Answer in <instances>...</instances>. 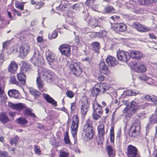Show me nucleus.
I'll use <instances>...</instances> for the list:
<instances>
[{
	"label": "nucleus",
	"mask_w": 157,
	"mask_h": 157,
	"mask_svg": "<svg viewBox=\"0 0 157 157\" xmlns=\"http://www.w3.org/2000/svg\"><path fill=\"white\" fill-rule=\"evenodd\" d=\"M16 122L21 125H24L27 124V121L26 118L20 117L17 118L16 120Z\"/></svg>",
	"instance_id": "31"
},
{
	"label": "nucleus",
	"mask_w": 157,
	"mask_h": 157,
	"mask_svg": "<svg viewBox=\"0 0 157 157\" xmlns=\"http://www.w3.org/2000/svg\"><path fill=\"white\" fill-rule=\"evenodd\" d=\"M139 78V79L142 81H146L148 79L147 77L145 75L140 76Z\"/></svg>",
	"instance_id": "54"
},
{
	"label": "nucleus",
	"mask_w": 157,
	"mask_h": 157,
	"mask_svg": "<svg viewBox=\"0 0 157 157\" xmlns=\"http://www.w3.org/2000/svg\"><path fill=\"white\" fill-rule=\"evenodd\" d=\"M17 65L14 61H11L8 67V71L14 74L17 71Z\"/></svg>",
	"instance_id": "25"
},
{
	"label": "nucleus",
	"mask_w": 157,
	"mask_h": 157,
	"mask_svg": "<svg viewBox=\"0 0 157 157\" xmlns=\"http://www.w3.org/2000/svg\"><path fill=\"white\" fill-rule=\"evenodd\" d=\"M92 50L95 52L99 53V50L100 48V43L98 42H93L91 44Z\"/></svg>",
	"instance_id": "27"
},
{
	"label": "nucleus",
	"mask_w": 157,
	"mask_h": 157,
	"mask_svg": "<svg viewBox=\"0 0 157 157\" xmlns=\"http://www.w3.org/2000/svg\"><path fill=\"white\" fill-rule=\"evenodd\" d=\"M42 57L40 55L38 51H35L31 62L35 66L38 67V74L47 82L51 83L54 79V73L42 67L43 63L42 61Z\"/></svg>",
	"instance_id": "1"
},
{
	"label": "nucleus",
	"mask_w": 157,
	"mask_h": 157,
	"mask_svg": "<svg viewBox=\"0 0 157 157\" xmlns=\"http://www.w3.org/2000/svg\"><path fill=\"white\" fill-rule=\"evenodd\" d=\"M114 8L112 6H107L105 8V11L107 13H110L114 11Z\"/></svg>",
	"instance_id": "43"
},
{
	"label": "nucleus",
	"mask_w": 157,
	"mask_h": 157,
	"mask_svg": "<svg viewBox=\"0 0 157 157\" xmlns=\"http://www.w3.org/2000/svg\"><path fill=\"white\" fill-rule=\"evenodd\" d=\"M92 104L93 109V112L97 113H98L99 114L102 113V107L100 105L98 104L96 101H94Z\"/></svg>",
	"instance_id": "23"
},
{
	"label": "nucleus",
	"mask_w": 157,
	"mask_h": 157,
	"mask_svg": "<svg viewBox=\"0 0 157 157\" xmlns=\"http://www.w3.org/2000/svg\"><path fill=\"white\" fill-rule=\"evenodd\" d=\"M8 94L10 97L15 98H20V94L19 92L15 89L9 90L8 92Z\"/></svg>",
	"instance_id": "26"
},
{
	"label": "nucleus",
	"mask_w": 157,
	"mask_h": 157,
	"mask_svg": "<svg viewBox=\"0 0 157 157\" xmlns=\"http://www.w3.org/2000/svg\"><path fill=\"white\" fill-rule=\"evenodd\" d=\"M38 3L39 4H37V6H36V8L37 9H39L44 4V2H38Z\"/></svg>",
	"instance_id": "53"
},
{
	"label": "nucleus",
	"mask_w": 157,
	"mask_h": 157,
	"mask_svg": "<svg viewBox=\"0 0 157 157\" xmlns=\"http://www.w3.org/2000/svg\"><path fill=\"white\" fill-rule=\"evenodd\" d=\"M18 80L21 82V83L24 85L25 83L26 77L23 73H20L17 75Z\"/></svg>",
	"instance_id": "28"
},
{
	"label": "nucleus",
	"mask_w": 157,
	"mask_h": 157,
	"mask_svg": "<svg viewBox=\"0 0 157 157\" xmlns=\"http://www.w3.org/2000/svg\"><path fill=\"white\" fill-rule=\"evenodd\" d=\"M8 156V152L5 151L0 152V157H7Z\"/></svg>",
	"instance_id": "51"
},
{
	"label": "nucleus",
	"mask_w": 157,
	"mask_h": 157,
	"mask_svg": "<svg viewBox=\"0 0 157 157\" xmlns=\"http://www.w3.org/2000/svg\"><path fill=\"white\" fill-rule=\"evenodd\" d=\"M98 137L100 140H103L104 136L105 134V130L104 124L101 123L99 124L97 127Z\"/></svg>",
	"instance_id": "14"
},
{
	"label": "nucleus",
	"mask_w": 157,
	"mask_h": 157,
	"mask_svg": "<svg viewBox=\"0 0 157 157\" xmlns=\"http://www.w3.org/2000/svg\"><path fill=\"white\" fill-rule=\"evenodd\" d=\"M129 106L131 108H133L135 109H137L138 108L137 103L134 101H133L130 102Z\"/></svg>",
	"instance_id": "44"
},
{
	"label": "nucleus",
	"mask_w": 157,
	"mask_h": 157,
	"mask_svg": "<svg viewBox=\"0 0 157 157\" xmlns=\"http://www.w3.org/2000/svg\"><path fill=\"white\" fill-rule=\"evenodd\" d=\"M19 140V137L17 136L16 135L13 138H11L10 141V143L11 145H12L14 144V142L17 141Z\"/></svg>",
	"instance_id": "47"
},
{
	"label": "nucleus",
	"mask_w": 157,
	"mask_h": 157,
	"mask_svg": "<svg viewBox=\"0 0 157 157\" xmlns=\"http://www.w3.org/2000/svg\"><path fill=\"white\" fill-rule=\"evenodd\" d=\"M8 105L10 107L13 109L18 111L23 109L25 107L24 104L21 103L15 104L11 102H9Z\"/></svg>",
	"instance_id": "19"
},
{
	"label": "nucleus",
	"mask_w": 157,
	"mask_h": 157,
	"mask_svg": "<svg viewBox=\"0 0 157 157\" xmlns=\"http://www.w3.org/2000/svg\"><path fill=\"white\" fill-rule=\"evenodd\" d=\"M149 119L151 123H157V110H156L155 114L152 115L149 117Z\"/></svg>",
	"instance_id": "33"
},
{
	"label": "nucleus",
	"mask_w": 157,
	"mask_h": 157,
	"mask_svg": "<svg viewBox=\"0 0 157 157\" xmlns=\"http://www.w3.org/2000/svg\"><path fill=\"white\" fill-rule=\"evenodd\" d=\"M43 97L47 101L55 106H57V102L47 94H43Z\"/></svg>",
	"instance_id": "24"
},
{
	"label": "nucleus",
	"mask_w": 157,
	"mask_h": 157,
	"mask_svg": "<svg viewBox=\"0 0 157 157\" xmlns=\"http://www.w3.org/2000/svg\"><path fill=\"white\" fill-rule=\"evenodd\" d=\"M83 131L86 133L85 135L89 139L93 138L94 135V128L91 121L88 120L83 127Z\"/></svg>",
	"instance_id": "4"
},
{
	"label": "nucleus",
	"mask_w": 157,
	"mask_h": 157,
	"mask_svg": "<svg viewBox=\"0 0 157 157\" xmlns=\"http://www.w3.org/2000/svg\"><path fill=\"white\" fill-rule=\"evenodd\" d=\"M140 8L139 7L135 6L133 10V11L136 13H139Z\"/></svg>",
	"instance_id": "55"
},
{
	"label": "nucleus",
	"mask_w": 157,
	"mask_h": 157,
	"mask_svg": "<svg viewBox=\"0 0 157 157\" xmlns=\"http://www.w3.org/2000/svg\"><path fill=\"white\" fill-rule=\"evenodd\" d=\"M127 95L130 96H136L140 93L138 91L136 90H128L127 91Z\"/></svg>",
	"instance_id": "37"
},
{
	"label": "nucleus",
	"mask_w": 157,
	"mask_h": 157,
	"mask_svg": "<svg viewBox=\"0 0 157 157\" xmlns=\"http://www.w3.org/2000/svg\"><path fill=\"white\" fill-rule=\"evenodd\" d=\"M70 68L71 73L73 74L75 76H80L82 73V70L79 65L77 63L71 65Z\"/></svg>",
	"instance_id": "5"
},
{
	"label": "nucleus",
	"mask_w": 157,
	"mask_h": 157,
	"mask_svg": "<svg viewBox=\"0 0 157 157\" xmlns=\"http://www.w3.org/2000/svg\"><path fill=\"white\" fill-rule=\"evenodd\" d=\"M68 5L67 4H64L63 5L62 4H60L59 7H57L56 9L58 10V9L60 10L62 12L66 11L67 10V6Z\"/></svg>",
	"instance_id": "39"
},
{
	"label": "nucleus",
	"mask_w": 157,
	"mask_h": 157,
	"mask_svg": "<svg viewBox=\"0 0 157 157\" xmlns=\"http://www.w3.org/2000/svg\"><path fill=\"white\" fill-rule=\"evenodd\" d=\"M140 11L139 13V14H144L146 13H147V11L146 9H141L140 8Z\"/></svg>",
	"instance_id": "57"
},
{
	"label": "nucleus",
	"mask_w": 157,
	"mask_h": 157,
	"mask_svg": "<svg viewBox=\"0 0 157 157\" xmlns=\"http://www.w3.org/2000/svg\"><path fill=\"white\" fill-rule=\"evenodd\" d=\"M78 122L79 120L78 116L77 115L74 116L72 118V121L71 128V133L73 136L75 144L77 142L76 135L78 127Z\"/></svg>",
	"instance_id": "3"
},
{
	"label": "nucleus",
	"mask_w": 157,
	"mask_h": 157,
	"mask_svg": "<svg viewBox=\"0 0 157 157\" xmlns=\"http://www.w3.org/2000/svg\"><path fill=\"white\" fill-rule=\"evenodd\" d=\"M107 150L108 151L109 156L114 155L115 152L112 146L108 145L107 147Z\"/></svg>",
	"instance_id": "38"
},
{
	"label": "nucleus",
	"mask_w": 157,
	"mask_h": 157,
	"mask_svg": "<svg viewBox=\"0 0 157 157\" xmlns=\"http://www.w3.org/2000/svg\"><path fill=\"white\" fill-rule=\"evenodd\" d=\"M99 68L101 73L106 75H108L109 73V70L104 61L101 62L99 65Z\"/></svg>",
	"instance_id": "17"
},
{
	"label": "nucleus",
	"mask_w": 157,
	"mask_h": 157,
	"mask_svg": "<svg viewBox=\"0 0 157 157\" xmlns=\"http://www.w3.org/2000/svg\"><path fill=\"white\" fill-rule=\"evenodd\" d=\"M98 80L100 81H103L105 79V77L104 76L101 75H99L98 77Z\"/></svg>",
	"instance_id": "61"
},
{
	"label": "nucleus",
	"mask_w": 157,
	"mask_h": 157,
	"mask_svg": "<svg viewBox=\"0 0 157 157\" xmlns=\"http://www.w3.org/2000/svg\"><path fill=\"white\" fill-rule=\"evenodd\" d=\"M106 62L110 67H114L118 63V62L116 60V58L111 56H108L107 57Z\"/></svg>",
	"instance_id": "16"
},
{
	"label": "nucleus",
	"mask_w": 157,
	"mask_h": 157,
	"mask_svg": "<svg viewBox=\"0 0 157 157\" xmlns=\"http://www.w3.org/2000/svg\"><path fill=\"white\" fill-rule=\"evenodd\" d=\"M130 57L136 59H140L143 56V54L138 51H132L129 52Z\"/></svg>",
	"instance_id": "21"
},
{
	"label": "nucleus",
	"mask_w": 157,
	"mask_h": 157,
	"mask_svg": "<svg viewBox=\"0 0 157 157\" xmlns=\"http://www.w3.org/2000/svg\"><path fill=\"white\" fill-rule=\"evenodd\" d=\"M58 33H57L55 31H53L51 35V38H50V37L49 36V37L50 39H52V38L55 39L56 38L57 36Z\"/></svg>",
	"instance_id": "52"
},
{
	"label": "nucleus",
	"mask_w": 157,
	"mask_h": 157,
	"mask_svg": "<svg viewBox=\"0 0 157 157\" xmlns=\"http://www.w3.org/2000/svg\"><path fill=\"white\" fill-rule=\"evenodd\" d=\"M134 27L137 30L141 32H147L150 31L151 29L150 28L142 25L138 22H136L135 23Z\"/></svg>",
	"instance_id": "15"
},
{
	"label": "nucleus",
	"mask_w": 157,
	"mask_h": 157,
	"mask_svg": "<svg viewBox=\"0 0 157 157\" xmlns=\"http://www.w3.org/2000/svg\"><path fill=\"white\" fill-rule=\"evenodd\" d=\"M0 121L3 124H6L9 121V118L5 113H0Z\"/></svg>",
	"instance_id": "29"
},
{
	"label": "nucleus",
	"mask_w": 157,
	"mask_h": 157,
	"mask_svg": "<svg viewBox=\"0 0 157 157\" xmlns=\"http://www.w3.org/2000/svg\"><path fill=\"white\" fill-rule=\"evenodd\" d=\"M145 98L148 101L157 103V98H155L152 96L149 95H147L145 97Z\"/></svg>",
	"instance_id": "35"
},
{
	"label": "nucleus",
	"mask_w": 157,
	"mask_h": 157,
	"mask_svg": "<svg viewBox=\"0 0 157 157\" xmlns=\"http://www.w3.org/2000/svg\"><path fill=\"white\" fill-rule=\"evenodd\" d=\"M10 152L12 154H14L15 151V149L13 147H10L9 149Z\"/></svg>",
	"instance_id": "64"
},
{
	"label": "nucleus",
	"mask_w": 157,
	"mask_h": 157,
	"mask_svg": "<svg viewBox=\"0 0 157 157\" xmlns=\"http://www.w3.org/2000/svg\"><path fill=\"white\" fill-rule=\"evenodd\" d=\"M133 66L135 70L138 72L145 71L146 70L147 68L144 64L140 62L134 64Z\"/></svg>",
	"instance_id": "12"
},
{
	"label": "nucleus",
	"mask_w": 157,
	"mask_h": 157,
	"mask_svg": "<svg viewBox=\"0 0 157 157\" xmlns=\"http://www.w3.org/2000/svg\"><path fill=\"white\" fill-rule=\"evenodd\" d=\"M150 38L154 39H156V37L154 34L149 33V34Z\"/></svg>",
	"instance_id": "63"
},
{
	"label": "nucleus",
	"mask_w": 157,
	"mask_h": 157,
	"mask_svg": "<svg viewBox=\"0 0 157 157\" xmlns=\"http://www.w3.org/2000/svg\"><path fill=\"white\" fill-rule=\"evenodd\" d=\"M59 49L62 55L68 57L71 54L70 46L68 45H62L60 46Z\"/></svg>",
	"instance_id": "7"
},
{
	"label": "nucleus",
	"mask_w": 157,
	"mask_h": 157,
	"mask_svg": "<svg viewBox=\"0 0 157 157\" xmlns=\"http://www.w3.org/2000/svg\"><path fill=\"white\" fill-rule=\"evenodd\" d=\"M30 49L29 45L27 44H25L20 48L19 52L21 56H26L29 52Z\"/></svg>",
	"instance_id": "18"
},
{
	"label": "nucleus",
	"mask_w": 157,
	"mask_h": 157,
	"mask_svg": "<svg viewBox=\"0 0 157 157\" xmlns=\"http://www.w3.org/2000/svg\"><path fill=\"white\" fill-rule=\"evenodd\" d=\"M66 95L68 98H72L74 95V94L72 91L70 90H68L66 93Z\"/></svg>",
	"instance_id": "42"
},
{
	"label": "nucleus",
	"mask_w": 157,
	"mask_h": 157,
	"mask_svg": "<svg viewBox=\"0 0 157 157\" xmlns=\"http://www.w3.org/2000/svg\"><path fill=\"white\" fill-rule=\"evenodd\" d=\"M37 41L38 43H42L43 41V39L40 36H39L37 38Z\"/></svg>",
	"instance_id": "60"
},
{
	"label": "nucleus",
	"mask_w": 157,
	"mask_h": 157,
	"mask_svg": "<svg viewBox=\"0 0 157 157\" xmlns=\"http://www.w3.org/2000/svg\"><path fill=\"white\" fill-rule=\"evenodd\" d=\"M10 82L11 84H17V81L16 78L14 76H11L10 79Z\"/></svg>",
	"instance_id": "45"
},
{
	"label": "nucleus",
	"mask_w": 157,
	"mask_h": 157,
	"mask_svg": "<svg viewBox=\"0 0 157 157\" xmlns=\"http://www.w3.org/2000/svg\"><path fill=\"white\" fill-rule=\"evenodd\" d=\"M89 108V104L87 100L82 102L81 106V112L84 115H85L88 112Z\"/></svg>",
	"instance_id": "22"
},
{
	"label": "nucleus",
	"mask_w": 157,
	"mask_h": 157,
	"mask_svg": "<svg viewBox=\"0 0 157 157\" xmlns=\"http://www.w3.org/2000/svg\"><path fill=\"white\" fill-rule=\"evenodd\" d=\"M129 53L122 51H118L117 53V56L120 61L127 62L130 58Z\"/></svg>",
	"instance_id": "6"
},
{
	"label": "nucleus",
	"mask_w": 157,
	"mask_h": 157,
	"mask_svg": "<svg viewBox=\"0 0 157 157\" xmlns=\"http://www.w3.org/2000/svg\"><path fill=\"white\" fill-rule=\"evenodd\" d=\"M82 6V4H80L79 3H76L74 4L72 6V9L75 11L78 12L80 10L81 8V7Z\"/></svg>",
	"instance_id": "36"
},
{
	"label": "nucleus",
	"mask_w": 157,
	"mask_h": 157,
	"mask_svg": "<svg viewBox=\"0 0 157 157\" xmlns=\"http://www.w3.org/2000/svg\"><path fill=\"white\" fill-rule=\"evenodd\" d=\"M68 153L63 151H60L59 157H68Z\"/></svg>",
	"instance_id": "49"
},
{
	"label": "nucleus",
	"mask_w": 157,
	"mask_h": 157,
	"mask_svg": "<svg viewBox=\"0 0 157 157\" xmlns=\"http://www.w3.org/2000/svg\"><path fill=\"white\" fill-rule=\"evenodd\" d=\"M75 108V103H72L71 104V111L74 110Z\"/></svg>",
	"instance_id": "62"
},
{
	"label": "nucleus",
	"mask_w": 157,
	"mask_h": 157,
	"mask_svg": "<svg viewBox=\"0 0 157 157\" xmlns=\"http://www.w3.org/2000/svg\"><path fill=\"white\" fill-rule=\"evenodd\" d=\"M2 21L1 24L3 26V27H6V26L5 25H3V24H6V21H5V20H4L2 17L1 15L0 14V21Z\"/></svg>",
	"instance_id": "56"
},
{
	"label": "nucleus",
	"mask_w": 157,
	"mask_h": 157,
	"mask_svg": "<svg viewBox=\"0 0 157 157\" xmlns=\"http://www.w3.org/2000/svg\"><path fill=\"white\" fill-rule=\"evenodd\" d=\"M98 33L99 34V37L101 38L104 37L105 35V31H102L101 32H100Z\"/></svg>",
	"instance_id": "58"
},
{
	"label": "nucleus",
	"mask_w": 157,
	"mask_h": 157,
	"mask_svg": "<svg viewBox=\"0 0 157 157\" xmlns=\"http://www.w3.org/2000/svg\"><path fill=\"white\" fill-rule=\"evenodd\" d=\"M39 75V76L37 77L36 78V84L37 87L42 92H45L47 90L44 88V83L41 80L40 78L41 76Z\"/></svg>",
	"instance_id": "20"
},
{
	"label": "nucleus",
	"mask_w": 157,
	"mask_h": 157,
	"mask_svg": "<svg viewBox=\"0 0 157 157\" xmlns=\"http://www.w3.org/2000/svg\"><path fill=\"white\" fill-rule=\"evenodd\" d=\"M140 125L139 124H133L130 127V129L132 131L129 133V136L131 137H135L136 133L140 131Z\"/></svg>",
	"instance_id": "13"
},
{
	"label": "nucleus",
	"mask_w": 157,
	"mask_h": 157,
	"mask_svg": "<svg viewBox=\"0 0 157 157\" xmlns=\"http://www.w3.org/2000/svg\"><path fill=\"white\" fill-rule=\"evenodd\" d=\"M113 30L117 33L123 32L127 30L126 25L123 24L117 23L115 24L113 27Z\"/></svg>",
	"instance_id": "11"
},
{
	"label": "nucleus",
	"mask_w": 157,
	"mask_h": 157,
	"mask_svg": "<svg viewBox=\"0 0 157 157\" xmlns=\"http://www.w3.org/2000/svg\"><path fill=\"white\" fill-rule=\"evenodd\" d=\"M64 140L66 144L70 143L71 142L68 136V132H66L64 135Z\"/></svg>",
	"instance_id": "41"
},
{
	"label": "nucleus",
	"mask_w": 157,
	"mask_h": 157,
	"mask_svg": "<svg viewBox=\"0 0 157 157\" xmlns=\"http://www.w3.org/2000/svg\"><path fill=\"white\" fill-rule=\"evenodd\" d=\"M25 3V2H21L17 1H16L15 2V7L17 9H19L21 10H22L24 9V4Z\"/></svg>",
	"instance_id": "34"
},
{
	"label": "nucleus",
	"mask_w": 157,
	"mask_h": 157,
	"mask_svg": "<svg viewBox=\"0 0 157 157\" xmlns=\"http://www.w3.org/2000/svg\"><path fill=\"white\" fill-rule=\"evenodd\" d=\"M29 90L30 93L33 95L35 98L38 97L40 94V92L33 88H30Z\"/></svg>",
	"instance_id": "32"
},
{
	"label": "nucleus",
	"mask_w": 157,
	"mask_h": 157,
	"mask_svg": "<svg viewBox=\"0 0 157 157\" xmlns=\"http://www.w3.org/2000/svg\"><path fill=\"white\" fill-rule=\"evenodd\" d=\"M138 4L142 5H148L153 2L155 3V0H138Z\"/></svg>",
	"instance_id": "30"
},
{
	"label": "nucleus",
	"mask_w": 157,
	"mask_h": 157,
	"mask_svg": "<svg viewBox=\"0 0 157 157\" xmlns=\"http://www.w3.org/2000/svg\"><path fill=\"white\" fill-rule=\"evenodd\" d=\"M86 18H85V21L88 23V25L92 28H95L98 26V21L95 19L91 17L88 13L86 15Z\"/></svg>",
	"instance_id": "9"
},
{
	"label": "nucleus",
	"mask_w": 157,
	"mask_h": 157,
	"mask_svg": "<svg viewBox=\"0 0 157 157\" xmlns=\"http://www.w3.org/2000/svg\"><path fill=\"white\" fill-rule=\"evenodd\" d=\"M39 147L37 145H35L34 147V151L35 153L37 155H40L41 151L40 150Z\"/></svg>",
	"instance_id": "46"
},
{
	"label": "nucleus",
	"mask_w": 157,
	"mask_h": 157,
	"mask_svg": "<svg viewBox=\"0 0 157 157\" xmlns=\"http://www.w3.org/2000/svg\"><path fill=\"white\" fill-rule=\"evenodd\" d=\"M92 116L93 118L95 120H98L101 117L100 115H98L97 113L93 112Z\"/></svg>",
	"instance_id": "50"
},
{
	"label": "nucleus",
	"mask_w": 157,
	"mask_h": 157,
	"mask_svg": "<svg viewBox=\"0 0 157 157\" xmlns=\"http://www.w3.org/2000/svg\"><path fill=\"white\" fill-rule=\"evenodd\" d=\"M94 1V0H86L85 3L87 6H90L93 4Z\"/></svg>",
	"instance_id": "48"
},
{
	"label": "nucleus",
	"mask_w": 157,
	"mask_h": 157,
	"mask_svg": "<svg viewBox=\"0 0 157 157\" xmlns=\"http://www.w3.org/2000/svg\"><path fill=\"white\" fill-rule=\"evenodd\" d=\"M45 56L48 64L50 65H52L55 60V54L48 50L46 52Z\"/></svg>",
	"instance_id": "10"
},
{
	"label": "nucleus",
	"mask_w": 157,
	"mask_h": 157,
	"mask_svg": "<svg viewBox=\"0 0 157 157\" xmlns=\"http://www.w3.org/2000/svg\"><path fill=\"white\" fill-rule=\"evenodd\" d=\"M110 131V136H114V128L113 127H111Z\"/></svg>",
	"instance_id": "59"
},
{
	"label": "nucleus",
	"mask_w": 157,
	"mask_h": 157,
	"mask_svg": "<svg viewBox=\"0 0 157 157\" xmlns=\"http://www.w3.org/2000/svg\"><path fill=\"white\" fill-rule=\"evenodd\" d=\"M127 150L128 157H137V149L135 146L130 145L128 146Z\"/></svg>",
	"instance_id": "8"
},
{
	"label": "nucleus",
	"mask_w": 157,
	"mask_h": 157,
	"mask_svg": "<svg viewBox=\"0 0 157 157\" xmlns=\"http://www.w3.org/2000/svg\"><path fill=\"white\" fill-rule=\"evenodd\" d=\"M109 89V86L106 83H103L101 85L96 84L91 90L92 95L93 97H96L99 92L101 91L103 93H104L108 90Z\"/></svg>",
	"instance_id": "2"
},
{
	"label": "nucleus",
	"mask_w": 157,
	"mask_h": 157,
	"mask_svg": "<svg viewBox=\"0 0 157 157\" xmlns=\"http://www.w3.org/2000/svg\"><path fill=\"white\" fill-rule=\"evenodd\" d=\"M23 113L26 116H35L34 114L33 113L31 110L29 109H26L24 110Z\"/></svg>",
	"instance_id": "40"
}]
</instances>
